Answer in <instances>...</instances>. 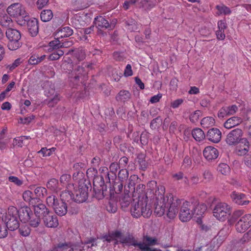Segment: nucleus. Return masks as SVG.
<instances>
[{"mask_svg":"<svg viewBox=\"0 0 251 251\" xmlns=\"http://www.w3.org/2000/svg\"><path fill=\"white\" fill-rule=\"evenodd\" d=\"M165 187L162 185L157 186L155 191L154 196V213L159 217L163 215L165 212L167 205H170L167 212V217L173 219L178 213V207H180L179 218L181 222H186L190 220L195 215L197 200L192 199L185 201L182 203V200L177 198H174L172 194L164 196Z\"/></svg>","mask_w":251,"mask_h":251,"instance_id":"f257e3e1","label":"nucleus"},{"mask_svg":"<svg viewBox=\"0 0 251 251\" xmlns=\"http://www.w3.org/2000/svg\"><path fill=\"white\" fill-rule=\"evenodd\" d=\"M243 214V210H235L228 221L230 225L235 223L236 230L239 233H244L251 226V215Z\"/></svg>","mask_w":251,"mask_h":251,"instance_id":"f03ea898","label":"nucleus"},{"mask_svg":"<svg viewBox=\"0 0 251 251\" xmlns=\"http://www.w3.org/2000/svg\"><path fill=\"white\" fill-rule=\"evenodd\" d=\"M131 215L135 218L143 216L145 218H149L152 213L151 206L148 204V201L138 199L133 200L131 202L130 208Z\"/></svg>","mask_w":251,"mask_h":251,"instance_id":"7ed1b4c3","label":"nucleus"},{"mask_svg":"<svg viewBox=\"0 0 251 251\" xmlns=\"http://www.w3.org/2000/svg\"><path fill=\"white\" fill-rule=\"evenodd\" d=\"M18 209L13 206H9L3 220L7 228L10 231H14L20 226V220Z\"/></svg>","mask_w":251,"mask_h":251,"instance_id":"20e7f679","label":"nucleus"},{"mask_svg":"<svg viewBox=\"0 0 251 251\" xmlns=\"http://www.w3.org/2000/svg\"><path fill=\"white\" fill-rule=\"evenodd\" d=\"M91 185L89 181L79 182L78 189L74 191L73 200L76 202L82 203L86 201L88 196V191L91 190Z\"/></svg>","mask_w":251,"mask_h":251,"instance_id":"39448f33","label":"nucleus"},{"mask_svg":"<svg viewBox=\"0 0 251 251\" xmlns=\"http://www.w3.org/2000/svg\"><path fill=\"white\" fill-rule=\"evenodd\" d=\"M213 213L218 220L225 221L226 216L230 214L231 208L226 203L219 202L215 206Z\"/></svg>","mask_w":251,"mask_h":251,"instance_id":"423d86ee","label":"nucleus"},{"mask_svg":"<svg viewBox=\"0 0 251 251\" xmlns=\"http://www.w3.org/2000/svg\"><path fill=\"white\" fill-rule=\"evenodd\" d=\"M7 13L14 17H22L28 18V13L26 12L25 7L19 3H15L8 7Z\"/></svg>","mask_w":251,"mask_h":251,"instance_id":"0eeeda50","label":"nucleus"},{"mask_svg":"<svg viewBox=\"0 0 251 251\" xmlns=\"http://www.w3.org/2000/svg\"><path fill=\"white\" fill-rule=\"evenodd\" d=\"M243 131L240 128H236L231 130L227 135L226 142L229 145H235L241 141L245 142L242 138Z\"/></svg>","mask_w":251,"mask_h":251,"instance_id":"6e6552de","label":"nucleus"},{"mask_svg":"<svg viewBox=\"0 0 251 251\" xmlns=\"http://www.w3.org/2000/svg\"><path fill=\"white\" fill-rule=\"evenodd\" d=\"M73 44V41L70 40V39H66L65 41L55 39L49 43L48 50L51 51L53 50H57L60 48H69L72 46Z\"/></svg>","mask_w":251,"mask_h":251,"instance_id":"1a4fd4ad","label":"nucleus"},{"mask_svg":"<svg viewBox=\"0 0 251 251\" xmlns=\"http://www.w3.org/2000/svg\"><path fill=\"white\" fill-rule=\"evenodd\" d=\"M94 24L95 25L96 27L98 29L99 33H102V31L101 30V28H111V25L109 23L108 21L101 16H97L95 18Z\"/></svg>","mask_w":251,"mask_h":251,"instance_id":"9d476101","label":"nucleus"},{"mask_svg":"<svg viewBox=\"0 0 251 251\" xmlns=\"http://www.w3.org/2000/svg\"><path fill=\"white\" fill-rule=\"evenodd\" d=\"M221 131L217 128H212L208 130L206 135V138L210 141L217 143L221 139Z\"/></svg>","mask_w":251,"mask_h":251,"instance_id":"9b49d317","label":"nucleus"},{"mask_svg":"<svg viewBox=\"0 0 251 251\" xmlns=\"http://www.w3.org/2000/svg\"><path fill=\"white\" fill-rule=\"evenodd\" d=\"M205 158L208 161L216 159L219 156L218 150L211 146L206 147L203 151Z\"/></svg>","mask_w":251,"mask_h":251,"instance_id":"f8f14e48","label":"nucleus"},{"mask_svg":"<svg viewBox=\"0 0 251 251\" xmlns=\"http://www.w3.org/2000/svg\"><path fill=\"white\" fill-rule=\"evenodd\" d=\"M232 201L240 205H246L249 204L250 201L246 200V195L244 194L233 192L231 194Z\"/></svg>","mask_w":251,"mask_h":251,"instance_id":"ddd939ff","label":"nucleus"},{"mask_svg":"<svg viewBox=\"0 0 251 251\" xmlns=\"http://www.w3.org/2000/svg\"><path fill=\"white\" fill-rule=\"evenodd\" d=\"M38 21L36 18H31L27 22V28L29 34L32 36H36L38 33Z\"/></svg>","mask_w":251,"mask_h":251,"instance_id":"4468645a","label":"nucleus"},{"mask_svg":"<svg viewBox=\"0 0 251 251\" xmlns=\"http://www.w3.org/2000/svg\"><path fill=\"white\" fill-rule=\"evenodd\" d=\"M46 226L49 227H56L58 225V220L56 216L50 213V212L42 218Z\"/></svg>","mask_w":251,"mask_h":251,"instance_id":"2eb2a0df","label":"nucleus"},{"mask_svg":"<svg viewBox=\"0 0 251 251\" xmlns=\"http://www.w3.org/2000/svg\"><path fill=\"white\" fill-rule=\"evenodd\" d=\"M19 215V219L20 221L24 223L27 222L29 217L32 211L31 209L28 206L22 207L19 210H18Z\"/></svg>","mask_w":251,"mask_h":251,"instance_id":"dca6fc26","label":"nucleus"},{"mask_svg":"<svg viewBox=\"0 0 251 251\" xmlns=\"http://www.w3.org/2000/svg\"><path fill=\"white\" fill-rule=\"evenodd\" d=\"M120 242L123 244H125L126 245L128 246H133L134 247H137L140 250L142 247L141 246H143L142 244H139V243H138L134 238L130 235L121 237Z\"/></svg>","mask_w":251,"mask_h":251,"instance_id":"f3484780","label":"nucleus"},{"mask_svg":"<svg viewBox=\"0 0 251 251\" xmlns=\"http://www.w3.org/2000/svg\"><path fill=\"white\" fill-rule=\"evenodd\" d=\"M34 207V213L38 215L41 218H43L50 212L46 205L43 203H39L32 205Z\"/></svg>","mask_w":251,"mask_h":251,"instance_id":"a211bd4d","label":"nucleus"},{"mask_svg":"<svg viewBox=\"0 0 251 251\" xmlns=\"http://www.w3.org/2000/svg\"><path fill=\"white\" fill-rule=\"evenodd\" d=\"M134 189V195H138V199L148 201V198L147 193L145 192L146 186L143 184H138L136 188Z\"/></svg>","mask_w":251,"mask_h":251,"instance_id":"6ab92c4d","label":"nucleus"},{"mask_svg":"<svg viewBox=\"0 0 251 251\" xmlns=\"http://www.w3.org/2000/svg\"><path fill=\"white\" fill-rule=\"evenodd\" d=\"M23 198L25 201L31 205L40 201V199L37 197H34L32 193L29 190H26L23 193Z\"/></svg>","mask_w":251,"mask_h":251,"instance_id":"aec40b11","label":"nucleus"},{"mask_svg":"<svg viewBox=\"0 0 251 251\" xmlns=\"http://www.w3.org/2000/svg\"><path fill=\"white\" fill-rule=\"evenodd\" d=\"M242 122V119L238 117L233 116L227 119L224 123V126L227 129L231 128L240 125Z\"/></svg>","mask_w":251,"mask_h":251,"instance_id":"412c9836","label":"nucleus"},{"mask_svg":"<svg viewBox=\"0 0 251 251\" xmlns=\"http://www.w3.org/2000/svg\"><path fill=\"white\" fill-rule=\"evenodd\" d=\"M13 21L11 17L7 13L3 11H0V25L4 27H8L12 25Z\"/></svg>","mask_w":251,"mask_h":251,"instance_id":"4be33fe9","label":"nucleus"},{"mask_svg":"<svg viewBox=\"0 0 251 251\" xmlns=\"http://www.w3.org/2000/svg\"><path fill=\"white\" fill-rule=\"evenodd\" d=\"M56 207L53 209L55 213L60 216L65 215L68 210L67 204L63 201H60V203L58 205H56Z\"/></svg>","mask_w":251,"mask_h":251,"instance_id":"5701e85b","label":"nucleus"},{"mask_svg":"<svg viewBox=\"0 0 251 251\" xmlns=\"http://www.w3.org/2000/svg\"><path fill=\"white\" fill-rule=\"evenodd\" d=\"M27 223L32 227H37L41 223V218L32 212Z\"/></svg>","mask_w":251,"mask_h":251,"instance_id":"b1692460","label":"nucleus"},{"mask_svg":"<svg viewBox=\"0 0 251 251\" xmlns=\"http://www.w3.org/2000/svg\"><path fill=\"white\" fill-rule=\"evenodd\" d=\"M73 34V30L69 26L62 27L57 32L59 40L61 38L68 37Z\"/></svg>","mask_w":251,"mask_h":251,"instance_id":"393cba45","label":"nucleus"},{"mask_svg":"<svg viewBox=\"0 0 251 251\" xmlns=\"http://www.w3.org/2000/svg\"><path fill=\"white\" fill-rule=\"evenodd\" d=\"M126 24L127 28L131 32L137 31L139 29L140 25L132 18L128 19Z\"/></svg>","mask_w":251,"mask_h":251,"instance_id":"a878e982","label":"nucleus"},{"mask_svg":"<svg viewBox=\"0 0 251 251\" xmlns=\"http://www.w3.org/2000/svg\"><path fill=\"white\" fill-rule=\"evenodd\" d=\"M9 42L7 47L10 50H15L21 47L22 43L21 41V38H14L8 40Z\"/></svg>","mask_w":251,"mask_h":251,"instance_id":"bb28decb","label":"nucleus"},{"mask_svg":"<svg viewBox=\"0 0 251 251\" xmlns=\"http://www.w3.org/2000/svg\"><path fill=\"white\" fill-rule=\"evenodd\" d=\"M192 135L193 138L197 141H201L206 137L204 132L199 128H196L192 131Z\"/></svg>","mask_w":251,"mask_h":251,"instance_id":"cd10ccee","label":"nucleus"},{"mask_svg":"<svg viewBox=\"0 0 251 251\" xmlns=\"http://www.w3.org/2000/svg\"><path fill=\"white\" fill-rule=\"evenodd\" d=\"M143 241V242H139V244H142L148 247L158 244L157 239L156 238L151 237L148 235L144 236Z\"/></svg>","mask_w":251,"mask_h":251,"instance_id":"c85d7f7f","label":"nucleus"},{"mask_svg":"<svg viewBox=\"0 0 251 251\" xmlns=\"http://www.w3.org/2000/svg\"><path fill=\"white\" fill-rule=\"evenodd\" d=\"M6 36L8 40L12 39L21 38V33L17 29L8 28L6 31Z\"/></svg>","mask_w":251,"mask_h":251,"instance_id":"c756f323","label":"nucleus"},{"mask_svg":"<svg viewBox=\"0 0 251 251\" xmlns=\"http://www.w3.org/2000/svg\"><path fill=\"white\" fill-rule=\"evenodd\" d=\"M61 200L58 199L54 195H51L48 196L46 199V202L49 206L54 208L56 206V205L59 204L60 203Z\"/></svg>","mask_w":251,"mask_h":251,"instance_id":"7c9ffc66","label":"nucleus"},{"mask_svg":"<svg viewBox=\"0 0 251 251\" xmlns=\"http://www.w3.org/2000/svg\"><path fill=\"white\" fill-rule=\"evenodd\" d=\"M74 53L75 57L78 60H83L85 57V54L82 50L75 49V50H71L68 51L67 54H71Z\"/></svg>","mask_w":251,"mask_h":251,"instance_id":"2f4dec72","label":"nucleus"},{"mask_svg":"<svg viewBox=\"0 0 251 251\" xmlns=\"http://www.w3.org/2000/svg\"><path fill=\"white\" fill-rule=\"evenodd\" d=\"M52 12L51 10L49 9L43 10L40 14L41 19L44 22L50 21L52 18Z\"/></svg>","mask_w":251,"mask_h":251,"instance_id":"473e14b6","label":"nucleus"},{"mask_svg":"<svg viewBox=\"0 0 251 251\" xmlns=\"http://www.w3.org/2000/svg\"><path fill=\"white\" fill-rule=\"evenodd\" d=\"M56 247V251H72L71 243H59Z\"/></svg>","mask_w":251,"mask_h":251,"instance_id":"72a5a7b5","label":"nucleus"},{"mask_svg":"<svg viewBox=\"0 0 251 251\" xmlns=\"http://www.w3.org/2000/svg\"><path fill=\"white\" fill-rule=\"evenodd\" d=\"M217 10V14L220 15H229L231 13L230 9L224 4L218 5L216 6Z\"/></svg>","mask_w":251,"mask_h":251,"instance_id":"f704fd0d","label":"nucleus"},{"mask_svg":"<svg viewBox=\"0 0 251 251\" xmlns=\"http://www.w3.org/2000/svg\"><path fill=\"white\" fill-rule=\"evenodd\" d=\"M145 159V155L143 153L139 154L137 157V162L140 166V169L142 170H145L148 167V164Z\"/></svg>","mask_w":251,"mask_h":251,"instance_id":"c9c22d12","label":"nucleus"},{"mask_svg":"<svg viewBox=\"0 0 251 251\" xmlns=\"http://www.w3.org/2000/svg\"><path fill=\"white\" fill-rule=\"evenodd\" d=\"M130 94L126 90L121 91L118 96L116 97V99L118 101H125L130 99Z\"/></svg>","mask_w":251,"mask_h":251,"instance_id":"e433bc0d","label":"nucleus"},{"mask_svg":"<svg viewBox=\"0 0 251 251\" xmlns=\"http://www.w3.org/2000/svg\"><path fill=\"white\" fill-rule=\"evenodd\" d=\"M58 180L55 178L50 179L47 184V187L49 189L56 192L58 190Z\"/></svg>","mask_w":251,"mask_h":251,"instance_id":"4c0bfd02","label":"nucleus"},{"mask_svg":"<svg viewBox=\"0 0 251 251\" xmlns=\"http://www.w3.org/2000/svg\"><path fill=\"white\" fill-rule=\"evenodd\" d=\"M214 122L215 120L212 117H206L201 120V124L203 128H208L213 125Z\"/></svg>","mask_w":251,"mask_h":251,"instance_id":"58836bf2","label":"nucleus"},{"mask_svg":"<svg viewBox=\"0 0 251 251\" xmlns=\"http://www.w3.org/2000/svg\"><path fill=\"white\" fill-rule=\"evenodd\" d=\"M196 207L195 214L198 216L202 215L207 210L206 205L204 203L200 204L198 200Z\"/></svg>","mask_w":251,"mask_h":251,"instance_id":"ea45409f","label":"nucleus"},{"mask_svg":"<svg viewBox=\"0 0 251 251\" xmlns=\"http://www.w3.org/2000/svg\"><path fill=\"white\" fill-rule=\"evenodd\" d=\"M74 72L75 75L74 77V78L75 80H78L80 77H81V76L84 75L85 73L84 68L81 66H77L74 69Z\"/></svg>","mask_w":251,"mask_h":251,"instance_id":"a19ab883","label":"nucleus"},{"mask_svg":"<svg viewBox=\"0 0 251 251\" xmlns=\"http://www.w3.org/2000/svg\"><path fill=\"white\" fill-rule=\"evenodd\" d=\"M18 228L20 234L24 237L28 236L31 232L30 228L26 225H22Z\"/></svg>","mask_w":251,"mask_h":251,"instance_id":"79ce46f5","label":"nucleus"},{"mask_svg":"<svg viewBox=\"0 0 251 251\" xmlns=\"http://www.w3.org/2000/svg\"><path fill=\"white\" fill-rule=\"evenodd\" d=\"M217 171L222 175H226L230 172V168L226 164L221 163L217 167Z\"/></svg>","mask_w":251,"mask_h":251,"instance_id":"37998d69","label":"nucleus"},{"mask_svg":"<svg viewBox=\"0 0 251 251\" xmlns=\"http://www.w3.org/2000/svg\"><path fill=\"white\" fill-rule=\"evenodd\" d=\"M131 202V198L129 195L127 194H126L125 196L122 197L120 200V203L121 204V206L123 208H126Z\"/></svg>","mask_w":251,"mask_h":251,"instance_id":"c03bdc74","label":"nucleus"},{"mask_svg":"<svg viewBox=\"0 0 251 251\" xmlns=\"http://www.w3.org/2000/svg\"><path fill=\"white\" fill-rule=\"evenodd\" d=\"M55 50L49 56V59L50 60H58L64 54V51L61 50H59V49Z\"/></svg>","mask_w":251,"mask_h":251,"instance_id":"a18cd8bd","label":"nucleus"},{"mask_svg":"<svg viewBox=\"0 0 251 251\" xmlns=\"http://www.w3.org/2000/svg\"><path fill=\"white\" fill-rule=\"evenodd\" d=\"M118 177L120 181L124 182L126 180L128 177V172L126 169H122L120 170Z\"/></svg>","mask_w":251,"mask_h":251,"instance_id":"49530a36","label":"nucleus"},{"mask_svg":"<svg viewBox=\"0 0 251 251\" xmlns=\"http://www.w3.org/2000/svg\"><path fill=\"white\" fill-rule=\"evenodd\" d=\"M94 191L95 192V197L98 200H101L105 197L100 187L97 186L95 184V181L94 182Z\"/></svg>","mask_w":251,"mask_h":251,"instance_id":"de8ad7c7","label":"nucleus"},{"mask_svg":"<svg viewBox=\"0 0 251 251\" xmlns=\"http://www.w3.org/2000/svg\"><path fill=\"white\" fill-rule=\"evenodd\" d=\"M201 116V112L200 110H196L190 115L189 119L193 123L198 122L199 118Z\"/></svg>","mask_w":251,"mask_h":251,"instance_id":"09e8293b","label":"nucleus"},{"mask_svg":"<svg viewBox=\"0 0 251 251\" xmlns=\"http://www.w3.org/2000/svg\"><path fill=\"white\" fill-rule=\"evenodd\" d=\"M46 193V189L43 187H37L34 190V194L36 195L35 197H37L39 199L40 197H43Z\"/></svg>","mask_w":251,"mask_h":251,"instance_id":"8fccbe9b","label":"nucleus"},{"mask_svg":"<svg viewBox=\"0 0 251 251\" xmlns=\"http://www.w3.org/2000/svg\"><path fill=\"white\" fill-rule=\"evenodd\" d=\"M84 176V174L82 171H76L74 173L73 177L74 179L78 180V183L82 181L83 182L88 181V180H83Z\"/></svg>","mask_w":251,"mask_h":251,"instance_id":"3c124183","label":"nucleus"},{"mask_svg":"<svg viewBox=\"0 0 251 251\" xmlns=\"http://www.w3.org/2000/svg\"><path fill=\"white\" fill-rule=\"evenodd\" d=\"M60 199L61 201L65 202L66 201H68L70 199H73V195L70 194L69 191H64L60 194Z\"/></svg>","mask_w":251,"mask_h":251,"instance_id":"603ef678","label":"nucleus"},{"mask_svg":"<svg viewBox=\"0 0 251 251\" xmlns=\"http://www.w3.org/2000/svg\"><path fill=\"white\" fill-rule=\"evenodd\" d=\"M123 182L119 181L118 182H115L113 188L114 191L116 193H120L122 192L123 188Z\"/></svg>","mask_w":251,"mask_h":251,"instance_id":"864d4df0","label":"nucleus"},{"mask_svg":"<svg viewBox=\"0 0 251 251\" xmlns=\"http://www.w3.org/2000/svg\"><path fill=\"white\" fill-rule=\"evenodd\" d=\"M245 142H243V143L244 144L245 146H247V148H244L243 149L239 150L238 151V154L240 155H245L249 151V142L247 141V139H243Z\"/></svg>","mask_w":251,"mask_h":251,"instance_id":"5fc2aeb1","label":"nucleus"},{"mask_svg":"<svg viewBox=\"0 0 251 251\" xmlns=\"http://www.w3.org/2000/svg\"><path fill=\"white\" fill-rule=\"evenodd\" d=\"M21 63V59L18 58L16 59L14 62L10 65H5V66L6 69H8L10 71H12L16 67H17Z\"/></svg>","mask_w":251,"mask_h":251,"instance_id":"6e6d98bb","label":"nucleus"},{"mask_svg":"<svg viewBox=\"0 0 251 251\" xmlns=\"http://www.w3.org/2000/svg\"><path fill=\"white\" fill-rule=\"evenodd\" d=\"M228 116L234 114L238 110V107L235 105L226 107Z\"/></svg>","mask_w":251,"mask_h":251,"instance_id":"4d7b16f0","label":"nucleus"},{"mask_svg":"<svg viewBox=\"0 0 251 251\" xmlns=\"http://www.w3.org/2000/svg\"><path fill=\"white\" fill-rule=\"evenodd\" d=\"M24 141V137H19L17 138H15L12 143V145L13 147H22Z\"/></svg>","mask_w":251,"mask_h":251,"instance_id":"13d9d810","label":"nucleus"},{"mask_svg":"<svg viewBox=\"0 0 251 251\" xmlns=\"http://www.w3.org/2000/svg\"><path fill=\"white\" fill-rule=\"evenodd\" d=\"M162 121V119L160 117H157L155 119H153L151 122L150 127L151 129H155L160 123Z\"/></svg>","mask_w":251,"mask_h":251,"instance_id":"bf43d9fd","label":"nucleus"},{"mask_svg":"<svg viewBox=\"0 0 251 251\" xmlns=\"http://www.w3.org/2000/svg\"><path fill=\"white\" fill-rule=\"evenodd\" d=\"M120 167L119 165L117 163H112L109 166V170L110 172L114 175L115 176H116V174L117 170L120 169Z\"/></svg>","mask_w":251,"mask_h":251,"instance_id":"052dcab7","label":"nucleus"},{"mask_svg":"<svg viewBox=\"0 0 251 251\" xmlns=\"http://www.w3.org/2000/svg\"><path fill=\"white\" fill-rule=\"evenodd\" d=\"M34 118L35 116L33 115H31L29 116L25 117L24 118H20V123L23 124L28 125L32 121V120L34 119Z\"/></svg>","mask_w":251,"mask_h":251,"instance_id":"680f3d73","label":"nucleus"},{"mask_svg":"<svg viewBox=\"0 0 251 251\" xmlns=\"http://www.w3.org/2000/svg\"><path fill=\"white\" fill-rule=\"evenodd\" d=\"M203 177L206 182H208L212 179L213 175L209 170H205L203 173Z\"/></svg>","mask_w":251,"mask_h":251,"instance_id":"e2e57ef3","label":"nucleus"},{"mask_svg":"<svg viewBox=\"0 0 251 251\" xmlns=\"http://www.w3.org/2000/svg\"><path fill=\"white\" fill-rule=\"evenodd\" d=\"M8 180L10 182H13L15 184H16L18 186H21L23 184V182L22 180L19 179L16 176H10L8 177Z\"/></svg>","mask_w":251,"mask_h":251,"instance_id":"0e129e2a","label":"nucleus"},{"mask_svg":"<svg viewBox=\"0 0 251 251\" xmlns=\"http://www.w3.org/2000/svg\"><path fill=\"white\" fill-rule=\"evenodd\" d=\"M82 243H76L73 244L71 243V247L72 251H83L84 250V247L82 246Z\"/></svg>","mask_w":251,"mask_h":251,"instance_id":"69168bd1","label":"nucleus"},{"mask_svg":"<svg viewBox=\"0 0 251 251\" xmlns=\"http://www.w3.org/2000/svg\"><path fill=\"white\" fill-rule=\"evenodd\" d=\"M6 226H1L0 225V238L6 237L8 234V231Z\"/></svg>","mask_w":251,"mask_h":251,"instance_id":"338daca9","label":"nucleus"},{"mask_svg":"<svg viewBox=\"0 0 251 251\" xmlns=\"http://www.w3.org/2000/svg\"><path fill=\"white\" fill-rule=\"evenodd\" d=\"M250 238H251V228H250L248 232L243 235L242 238L240 240V242L242 243H244L248 241Z\"/></svg>","mask_w":251,"mask_h":251,"instance_id":"774afa93","label":"nucleus"}]
</instances>
